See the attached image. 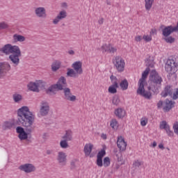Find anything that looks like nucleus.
I'll use <instances>...</instances> for the list:
<instances>
[{
  "label": "nucleus",
  "instance_id": "f257e3e1",
  "mask_svg": "<svg viewBox=\"0 0 178 178\" xmlns=\"http://www.w3.org/2000/svg\"><path fill=\"white\" fill-rule=\"evenodd\" d=\"M35 120V115L33 112L30 111L29 106H24L19 108L17 111V120L16 124L18 126H23L25 127V131L19 134L18 137L21 140H27L28 135L33 132L34 130V122Z\"/></svg>",
  "mask_w": 178,
  "mask_h": 178
},
{
  "label": "nucleus",
  "instance_id": "f03ea898",
  "mask_svg": "<svg viewBox=\"0 0 178 178\" xmlns=\"http://www.w3.org/2000/svg\"><path fill=\"white\" fill-rule=\"evenodd\" d=\"M146 66L147 67L143 72L141 79H139L138 88L136 92L138 95L143 97L145 99H152V93H151L150 91L145 90L144 88V83L145 81V79H147V76H148V73H149V67H154V62L147 60L146 62Z\"/></svg>",
  "mask_w": 178,
  "mask_h": 178
},
{
  "label": "nucleus",
  "instance_id": "7ed1b4c3",
  "mask_svg": "<svg viewBox=\"0 0 178 178\" xmlns=\"http://www.w3.org/2000/svg\"><path fill=\"white\" fill-rule=\"evenodd\" d=\"M149 81L152 83H153V86H149L148 91H152L154 94H159V88L162 84V77L159 76L158 72L155 70H152L149 75Z\"/></svg>",
  "mask_w": 178,
  "mask_h": 178
},
{
  "label": "nucleus",
  "instance_id": "20e7f679",
  "mask_svg": "<svg viewBox=\"0 0 178 178\" xmlns=\"http://www.w3.org/2000/svg\"><path fill=\"white\" fill-rule=\"evenodd\" d=\"M165 69L170 74H175V73L178 70L177 58L172 57L168 59L165 65Z\"/></svg>",
  "mask_w": 178,
  "mask_h": 178
},
{
  "label": "nucleus",
  "instance_id": "39448f33",
  "mask_svg": "<svg viewBox=\"0 0 178 178\" xmlns=\"http://www.w3.org/2000/svg\"><path fill=\"white\" fill-rule=\"evenodd\" d=\"M113 64L114 65L115 69H116L119 73L124 72V66L126 65V63L122 56H115L113 58Z\"/></svg>",
  "mask_w": 178,
  "mask_h": 178
},
{
  "label": "nucleus",
  "instance_id": "423d86ee",
  "mask_svg": "<svg viewBox=\"0 0 178 178\" xmlns=\"http://www.w3.org/2000/svg\"><path fill=\"white\" fill-rule=\"evenodd\" d=\"M10 69H12V67L9 63H0V79H3L8 74V72H10Z\"/></svg>",
  "mask_w": 178,
  "mask_h": 178
},
{
  "label": "nucleus",
  "instance_id": "0eeeda50",
  "mask_svg": "<svg viewBox=\"0 0 178 178\" xmlns=\"http://www.w3.org/2000/svg\"><path fill=\"white\" fill-rule=\"evenodd\" d=\"M63 92H64V99L65 101H70V102H74L77 98L76 97L75 95H73L72 94V91L70 90V88H64L63 89Z\"/></svg>",
  "mask_w": 178,
  "mask_h": 178
},
{
  "label": "nucleus",
  "instance_id": "6e6552de",
  "mask_svg": "<svg viewBox=\"0 0 178 178\" xmlns=\"http://www.w3.org/2000/svg\"><path fill=\"white\" fill-rule=\"evenodd\" d=\"M40 113L41 116H47L49 113V103L47 101H42L40 103Z\"/></svg>",
  "mask_w": 178,
  "mask_h": 178
},
{
  "label": "nucleus",
  "instance_id": "1a4fd4ad",
  "mask_svg": "<svg viewBox=\"0 0 178 178\" xmlns=\"http://www.w3.org/2000/svg\"><path fill=\"white\" fill-rule=\"evenodd\" d=\"M19 170H22V172H25V173H33V172H35L36 168L34 165L31 163H26L21 165L19 167Z\"/></svg>",
  "mask_w": 178,
  "mask_h": 178
},
{
  "label": "nucleus",
  "instance_id": "9d476101",
  "mask_svg": "<svg viewBox=\"0 0 178 178\" xmlns=\"http://www.w3.org/2000/svg\"><path fill=\"white\" fill-rule=\"evenodd\" d=\"M67 156L66 155V153L63 152H59L58 153L57 156V161L58 162V165L60 166H66V164L67 163Z\"/></svg>",
  "mask_w": 178,
  "mask_h": 178
},
{
  "label": "nucleus",
  "instance_id": "9b49d317",
  "mask_svg": "<svg viewBox=\"0 0 178 178\" xmlns=\"http://www.w3.org/2000/svg\"><path fill=\"white\" fill-rule=\"evenodd\" d=\"M35 15L39 19H47V10L44 7H37L34 10Z\"/></svg>",
  "mask_w": 178,
  "mask_h": 178
},
{
  "label": "nucleus",
  "instance_id": "f8f14e48",
  "mask_svg": "<svg viewBox=\"0 0 178 178\" xmlns=\"http://www.w3.org/2000/svg\"><path fill=\"white\" fill-rule=\"evenodd\" d=\"M177 32V29H176V26H173L172 25L165 26L162 30V33L163 37H169L172 33Z\"/></svg>",
  "mask_w": 178,
  "mask_h": 178
},
{
  "label": "nucleus",
  "instance_id": "ddd939ff",
  "mask_svg": "<svg viewBox=\"0 0 178 178\" xmlns=\"http://www.w3.org/2000/svg\"><path fill=\"white\" fill-rule=\"evenodd\" d=\"M173 87L170 85L166 86L163 90L161 92V95L163 98H166V97H172L173 95Z\"/></svg>",
  "mask_w": 178,
  "mask_h": 178
},
{
  "label": "nucleus",
  "instance_id": "4468645a",
  "mask_svg": "<svg viewBox=\"0 0 178 178\" xmlns=\"http://www.w3.org/2000/svg\"><path fill=\"white\" fill-rule=\"evenodd\" d=\"M117 146L120 151H125L127 147V143L124 141L123 136H118L117 140Z\"/></svg>",
  "mask_w": 178,
  "mask_h": 178
},
{
  "label": "nucleus",
  "instance_id": "2eb2a0df",
  "mask_svg": "<svg viewBox=\"0 0 178 178\" xmlns=\"http://www.w3.org/2000/svg\"><path fill=\"white\" fill-rule=\"evenodd\" d=\"M67 17V13L66 10L60 11L58 15L53 19V24H58L60 20L66 19Z\"/></svg>",
  "mask_w": 178,
  "mask_h": 178
},
{
  "label": "nucleus",
  "instance_id": "dca6fc26",
  "mask_svg": "<svg viewBox=\"0 0 178 178\" xmlns=\"http://www.w3.org/2000/svg\"><path fill=\"white\" fill-rule=\"evenodd\" d=\"M73 70L79 74H83V63L81 61H76L72 65Z\"/></svg>",
  "mask_w": 178,
  "mask_h": 178
},
{
  "label": "nucleus",
  "instance_id": "f3484780",
  "mask_svg": "<svg viewBox=\"0 0 178 178\" xmlns=\"http://www.w3.org/2000/svg\"><path fill=\"white\" fill-rule=\"evenodd\" d=\"M175 102L169 100V99H166L165 101V106L163 108V112H169L170 109L175 108Z\"/></svg>",
  "mask_w": 178,
  "mask_h": 178
},
{
  "label": "nucleus",
  "instance_id": "a211bd4d",
  "mask_svg": "<svg viewBox=\"0 0 178 178\" xmlns=\"http://www.w3.org/2000/svg\"><path fill=\"white\" fill-rule=\"evenodd\" d=\"M56 90H58V91H62L63 90L62 86H60V85H56V83L53 84L47 88V90H46V92L47 94H49V92H52L53 94H55Z\"/></svg>",
  "mask_w": 178,
  "mask_h": 178
},
{
  "label": "nucleus",
  "instance_id": "6ab92c4d",
  "mask_svg": "<svg viewBox=\"0 0 178 178\" xmlns=\"http://www.w3.org/2000/svg\"><path fill=\"white\" fill-rule=\"evenodd\" d=\"M93 147H94V145L91 143L85 145L84 148H83V152H84L86 156H90L91 152H92Z\"/></svg>",
  "mask_w": 178,
  "mask_h": 178
},
{
  "label": "nucleus",
  "instance_id": "aec40b11",
  "mask_svg": "<svg viewBox=\"0 0 178 178\" xmlns=\"http://www.w3.org/2000/svg\"><path fill=\"white\" fill-rule=\"evenodd\" d=\"M57 86H60L62 90H64L67 87V83L66 82V78L65 76H60L56 83ZM65 87V88H64Z\"/></svg>",
  "mask_w": 178,
  "mask_h": 178
},
{
  "label": "nucleus",
  "instance_id": "412c9836",
  "mask_svg": "<svg viewBox=\"0 0 178 178\" xmlns=\"http://www.w3.org/2000/svg\"><path fill=\"white\" fill-rule=\"evenodd\" d=\"M62 138L66 141H72V140H73V131H72V130L66 131Z\"/></svg>",
  "mask_w": 178,
  "mask_h": 178
},
{
  "label": "nucleus",
  "instance_id": "4be33fe9",
  "mask_svg": "<svg viewBox=\"0 0 178 178\" xmlns=\"http://www.w3.org/2000/svg\"><path fill=\"white\" fill-rule=\"evenodd\" d=\"M13 38L14 42H24L26 41V38L19 34H14Z\"/></svg>",
  "mask_w": 178,
  "mask_h": 178
},
{
  "label": "nucleus",
  "instance_id": "5701e85b",
  "mask_svg": "<svg viewBox=\"0 0 178 178\" xmlns=\"http://www.w3.org/2000/svg\"><path fill=\"white\" fill-rule=\"evenodd\" d=\"M27 87L30 91H33V92H40V89L37 87L35 82H30Z\"/></svg>",
  "mask_w": 178,
  "mask_h": 178
},
{
  "label": "nucleus",
  "instance_id": "b1692460",
  "mask_svg": "<svg viewBox=\"0 0 178 178\" xmlns=\"http://www.w3.org/2000/svg\"><path fill=\"white\" fill-rule=\"evenodd\" d=\"M115 116H118L119 119H123V117L126 115V111L123 108H117L115 111Z\"/></svg>",
  "mask_w": 178,
  "mask_h": 178
},
{
  "label": "nucleus",
  "instance_id": "393cba45",
  "mask_svg": "<svg viewBox=\"0 0 178 178\" xmlns=\"http://www.w3.org/2000/svg\"><path fill=\"white\" fill-rule=\"evenodd\" d=\"M13 99L15 104H20L23 101V96L18 93H15L13 95Z\"/></svg>",
  "mask_w": 178,
  "mask_h": 178
},
{
  "label": "nucleus",
  "instance_id": "a878e982",
  "mask_svg": "<svg viewBox=\"0 0 178 178\" xmlns=\"http://www.w3.org/2000/svg\"><path fill=\"white\" fill-rule=\"evenodd\" d=\"M67 76L68 77H73L74 79H77V77H79L77 72L72 68L67 69Z\"/></svg>",
  "mask_w": 178,
  "mask_h": 178
},
{
  "label": "nucleus",
  "instance_id": "bb28decb",
  "mask_svg": "<svg viewBox=\"0 0 178 178\" xmlns=\"http://www.w3.org/2000/svg\"><path fill=\"white\" fill-rule=\"evenodd\" d=\"M155 0H145V8L146 10H151Z\"/></svg>",
  "mask_w": 178,
  "mask_h": 178
},
{
  "label": "nucleus",
  "instance_id": "cd10ccee",
  "mask_svg": "<svg viewBox=\"0 0 178 178\" xmlns=\"http://www.w3.org/2000/svg\"><path fill=\"white\" fill-rule=\"evenodd\" d=\"M120 86L121 87V90H122V91H126V90L129 88V82L127 81V79L122 80L120 83Z\"/></svg>",
  "mask_w": 178,
  "mask_h": 178
},
{
  "label": "nucleus",
  "instance_id": "c85d7f7f",
  "mask_svg": "<svg viewBox=\"0 0 178 178\" xmlns=\"http://www.w3.org/2000/svg\"><path fill=\"white\" fill-rule=\"evenodd\" d=\"M60 69V62L59 61H54L51 65V70L52 72H57Z\"/></svg>",
  "mask_w": 178,
  "mask_h": 178
},
{
  "label": "nucleus",
  "instance_id": "c756f323",
  "mask_svg": "<svg viewBox=\"0 0 178 178\" xmlns=\"http://www.w3.org/2000/svg\"><path fill=\"white\" fill-rule=\"evenodd\" d=\"M111 127L114 130H117L118 127H119V123L116 120V119H113L110 124Z\"/></svg>",
  "mask_w": 178,
  "mask_h": 178
},
{
  "label": "nucleus",
  "instance_id": "7c9ffc66",
  "mask_svg": "<svg viewBox=\"0 0 178 178\" xmlns=\"http://www.w3.org/2000/svg\"><path fill=\"white\" fill-rule=\"evenodd\" d=\"M35 83L38 88H44V87H45V81L42 80L36 81Z\"/></svg>",
  "mask_w": 178,
  "mask_h": 178
},
{
  "label": "nucleus",
  "instance_id": "2f4dec72",
  "mask_svg": "<svg viewBox=\"0 0 178 178\" xmlns=\"http://www.w3.org/2000/svg\"><path fill=\"white\" fill-rule=\"evenodd\" d=\"M110 79L111 80V83H113L112 86H114L115 87H119V84L118 83V80L116 76L111 75Z\"/></svg>",
  "mask_w": 178,
  "mask_h": 178
},
{
  "label": "nucleus",
  "instance_id": "473e14b6",
  "mask_svg": "<svg viewBox=\"0 0 178 178\" xmlns=\"http://www.w3.org/2000/svg\"><path fill=\"white\" fill-rule=\"evenodd\" d=\"M116 88H119V87H116L114 86V85H111L108 88V92H110V94H116V92H118V89Z\"/></svg>",
  "mask_w": 178,
  "mask_h": 178
},
{
  "label": "nucleus",
  "instance_id": "72a5a7b5",
  "mask_svg": "<svg viewBox=\"0 0 178 178\" xmlns=\"http://www.w3.org/2000/svg\"><path fill=\"white\" fill-rule=\"evenodd\" d=\"M112 102L113 105H115L116 106H118V105L120 104V99L118 95H115L113 97Z\"/></svg>",
  "mask_w": 178,
  "mask_h": 178
},
{
  "label": "nucleus",
  "instance_id": "f704fd0d",
  "mask_svg": "<svg viewBox=\"0 0 178 178\" xmlns=\"http://www.w3.org/2000/svg\"><path fill=\"white\" fill-rule=\"evenodd\" d=\"M60 147L63 149L69 148V143H67V140L63 139L60 142Z\"/></svg>",
  "mask_w": 178,
  "mask_h": 178
},
{
  "label": "nucleus",
  "instance_id": "c9c22d12",
  "mask_svg": "<svg viewBox=\"0 0 178 178\" xmlns=\"http://www.w3.org/2000/svg\"><path fill=\"white\" fill-rule=\"evenodd\" d=\"M110 47H111V44H103L102 46V51L103 54L105 53V52H109Z\"/></svg>",
  "mask_w": 178,
  "mask_h": 178
},
{
  "label": "nucleus",
  "instance_id": "e433bc0d",
  "mask_svg": "<svg viewBox=\"0 0 178 178\" xmlns=\"http://www.w3.org/2000/svg\"><path fill=\"white\" fill-rule=\"evenodd\" d=\"M6 29H9V24H8L6 22H0V31L6 30Z\"/></svg>",
  "mask_w": 178,
  "mask_h": 178
},
{
  "label": "nucleus",
  "instance_id": "4c0bfd02",
  "mask_svg": "<svg viewBox=\"0 0 178 178\" xmlns=\"http://www.w3.org/2000/svg\"><path fill=\"white\" fill-rule=\"evenodd\" d=\"M169 127V124H168V122H166V121H162L160 124V129L166 130Z\"/></svg>",
  "mask_w": 178,
  "mask_h": 178
},
{
  "label": "nucleus",
  "instance_id": "58836bf2",
  "mask_svg": "<svg viewBox=\"0 0 178 178\" xmlns=\"http://www.w3.org/2000/svg\"><path fill=\"white\" fill-rule=\"evenodd\" d=\"M103 165H104V168H108V166H109V165H111V159H109V157H105L104 159Z\"/></svg>",
  "mask_w": 178,
  "mask_h": 178
},
{
  "label": "nucleus",
  "instance_id": "ea45409f",
  "mask_svg": "<svg viewBox=\"0 0 178 178\" xmlns=\"http://www.w3.org/2000/svg\"><path fill=\"white\" fill-rule=\"evenodd\" d=\"M164 40L168 44H173V42H175V38L172 36L165 37Z\"/></svg>",
  "mask_w": 178,
  "mask_h": 178
},
{
  "label": "nucleus",
  "instance_id": "a19ab883",
  "mask_svg": "<svg viewBox=\"0 0 178 178\" xmlns=\"http://www.w3.org/2000/svg\"><path fill=\"white\" fill-rule=\"evenodd\" d=\"M13 127V124L10 122H4V129L5 130H7V129H12Z\"/></svg>",
  "mask_w": 178,
  "mask_h": 178
},
{
  "label": "nucleus",
  "instance_id": "79ce46f5",
  "mask_svg": "<svg viewBox=\"0 0 178 178\" xmlns=\"http://www.w3.org/2000/svg\"><path fill=\"white\" fill-rule=\"evenodd\" d=\"M171 97H172V99H178V88L173 89L172 95Z\"/></svg>",
  "mask_w": 178,
  "mask_h": 178
},
{
  "label": "nucleus",
  "instance_id": "37998d69",
  "mask_svg": "<svg viewBox=\"0 0 178 178\" xmlns=\"http://www.w3.org/2000/svg\"><path fill=\"white\" fill-rule=\"evenodd\" d=\"M105 155H106V152L105 151V149H103L100 152H98L97 158L102 159V158H104V156H105Z\"/></svg>",
  "mask_w": 178,
  "mask_h": 178
},
{
  "label": "nucleus",
  "instance_id": "c03bdc74",
  "mask_svg": "<svg viewBox=\"0 0 178 178\" xmlns=\"http://www.w3.org/2000/svg\"><path fill=\"white\" fill-rule=\"evenodd\" d=\"M77 162V159L72 160L70 162V169L71 170H74L77 166L76 165V163Z\"/></svg>",
  "mask_w": 178,
  "mask_h": 178
},
{
  "label": "nucleus",
  "instance_id": "a18cd8bd",
  "mask_svg": "<svg viewBox=\"0 0 178 178\" xmlns=\"http://www.w3.org/2000/svg\"><path fill=\"white\" fill-rule=\"evenodd\" d=\"M143 40H145V41H146V42H149V41H152V37H151V35H144L143 36Z\"/></svg>",
  "mask_w": 178,
  "mask_h": 178
},
{
  "label": "nucleus",
  "instance_id": "49530a36",
  "mask_svg": "<svg viewBox=\"0 0 178 178\" xmlns=\"http://www.w3.org/2000/svg\"><path fill=\"white\" fill-rule=\"evenodd\" d=\"M118 51V49L116 47H113L111 44H110V47L108 49L109 54H115Z\"/></svg>",
  "mask_w": 178,
  "mask_h": 178
},
{
  "label": "nucleus",
  "instance_id": "de8ad7c7",
  "mask_svg": "<svg viewBox=\"0 0 178 178\" xmlns=\"http://www.w3.org/2000/svg\"><path fill=\"white\" fill-rule=\"evenodd\" d=\"M97 166H99V168H102V166H104V163L102 162V159L97 157Z\"/></svg>",
  "mask_w": 178,
  "mask_h": 178
},
{
  "label": "nucleus",
  "instance_id": "09e8293b",
  "mask_svg": "<svg viewBox=\"0 0 178 178\" xmlns=\"http://www.w3.org/2000/svg\"><path fill=\"white\" fill-rule=\"evenodd\" d=\"M143 164V162L139 161L138 160H136L134 163H133V166L134 168H140V166H141Z\"/></svg>",
  "mask_w": 178,
  "mask_h": 178
},
{
  "label": "nucleus",
  "instance_id": "8fccbe9b",
  "mask_svg": "<svg viewBox=\"0 0 178 178\" xmlns=\"http://www.w3.org/2000/svg\"><path fill=\"white\" fill-rule=\"evenodd\" d=\"M165 131L169 137H173L174 134L172 131H170V127L165 129Z\"/></svg>",
  "mask_w": 178,
  "mask_h": 178
},
{
  "label": "nucleus",
  "instance_id": "3c124183",
  "mask_svg": "<svg viewBox=\"0 0 178 178\" xmlns=\"http://www.w3.org/2000/svg\"><path fill=\"white\" fill-rule=\"evenodd\" d=\"M173 129H174V133L178 135V122L174 124Z\"/></svg>",
  "mask_w": 178,
  "mask_h": 178
},
{
  "label": "nucleus",
  "instance_id": "603ef678",
  "mask_svg": "<svg viewBox=\"0 0 178 178\" xmlns=\"http://www.w3.org/2000/svg\"><path fill=\"white\" fill-rule=\"evenodd\" d=\"M16 131L18 134H21L22 133L24 132V129L22 127H17Z\"/></svg>",
  "mask_w": 178,
  "mask_h": 178
},
{
  "label": "nucleus",
  "instance_id": "864d4df0",
  "mask_svg": "<svg viewBox=\"0 0 178 178\" xmlns=\"http://www.w3.org/2000/svg\"><path fill=\"white\" fill-rule=\"evenodd\" d=\"M163 106V102L162 100L159 101V102L157 103L158 109H161V108H162Z\"/></svg>",
  "mask_w": 178,
  "mask_h": 178
},
{
  "label": "nucleus",
  "instance_id": "5fc2aeb1",
  "mask_svg": "<svg viewBox=\"0 0 178 178\" xmlns=\"http://www.w3.org/2000/svg\"><path fill=\"white\" fill-rule=\"evenodd\" d=\"M141 40H142L141 35H138V36L135 37V41H136V42H140V41H141Z\"/></svg>",
  "mask_w": 178,
  "mask_h": 178
},
{
  "label": "nucleus",
  "instance_id": "6e6d98bb",
  "mask_svg": "<svg viewBox=\"0 0 178 178\" xmlns=\"http://www.w3.org/2000/svg\"><path fill=\"white\" fill-rule=\"evenodd\" d=\"M154 34H156V29H152L150 31V35H154Z\"/></svg>",
  "mask_w": 178,
  "mask_h": 178
},
{
  "label": "nucleus",
  "instance_id": "4d7b16f0",
  "mask_svg": "<svg viewBox=\"0 0 178 178\" xmlns=\"http://www.w3.org/2000/svg\"><path fill=\"white\" fill-rule=\"evenodd\" d=\"M141 126H147V121L143 120L140 121Z\"/></svg>",
  "mask_w": 178,
  "mask_h": 178
},
{
  "label": "nucleus",
  "instance_id": "13d9d810",
  "mask_svg": "<svg viewBox=\"0 0 178 178\" xmlns=\"http://www.w3.org/2000/svg\"><path fill=\"white\" fill-rule=\"evenodd\" d=\"M98 24H100V25L104 24V18H100L98 20Z\"/></svg>",
  "mask_w": 178,
  "mask_h": 178
},
{
  "label": "nucleus",
  "instance_id": "bf43d9fd",
  "mask_svg": "<svg viewBox=\"0 0 178 178\" xmlns=\"http://www.w3.org/2000/svg\"><path fill=\"white\" fill-rule=\"evenodd\" d=\"M159 148H160V149H165V147L163 146V144H162V143L159 145Z\"/></svg>",
  "mask_w": 178,
  "mask_h": 178
},
{
  "label": "nucleus",
  "instance_id": "052dcab7",
  "mask_svg": "<svg viewBox=\"0 0 178 178\" xmlns=\"http://www.w3.org/2000/svg\"><path fill=\"white\" fill-rule=\"evenodd\" d=\"M62 8H67V3L64 2L61 4Z\"/></svg>",
  "mask_w": 178,
  "mask_h": 178
},
{
  "label": "nucleus",
  "instance_id": "680f3d73",
  "mask_svg": "<svg viewBox=\"0 0 178 178\" xmlns=\"http://www.w3.org/2000/svg\"><path fill=\"white\" fill-rule=\"evenodd\" d=\"M53 151L51 150V149H47V152H46V154L47 155H51V154H52Z\"/></svg>",
  "mask_w": 178,
  "mask_h": 178
},
{
  "label": "nucleus",
  "instance_id": "e2e57ef3",
  "mask_svg": "<svg viewBox=\"0 0 178 178\" xmlns=\"http://www.w3.org/2000/svg\"><path fill=\"white\" fill-rule=\"evenodd\" d=\"M150 147H152L153 148H155L156 147V142L154 141L153 143L151 145Z\"/></svg>",
  "mask_w": 178,
  "mask_h": 178
},
{
  "label": "nucleus",
  "instance_id": "0e129e2a",
  "mask_svg": "<svg viewBox=\"0 0 178 178\" xmlns=\"http://www.w3.org/2000/svg\"><path fill=\"white\" fill-rule=\"evenodd\" d=\"M68 54H69V55H74V51L70 50V51H68Z\"/></svg>",
  "mask_w": 178,
  "mask_h": 178
},
{
  "label": "nucleus",
  "instance_id": "69168bd1",
  "mask_svg": "<svg viewBox=\"0 0 178 178\" xmlns=\"http://www.w3.org/2000/svg\"><path fill=\"white\" fill-rule=\"evenodd\" d=\"M106 4H107V5H111V3L110 1H106Z\"/></svg>",
  "mask_w": 178,
  "mask_h": 178
},
{
  "label": "nucleus",
  "instance_id": "338daca9",
  "mask_svg": "<svg viewBox=\"0 0 178 178\" xmlns=\"http://www.w3.org/2000/svg\"><path fill=\"white\" fill-rule=\"evenodd\" d=\"M102 138H104V140H106V135H103Z\"/></svg>",
  "mask_w": 178,
  "mask_h": 178
}]
</instances>
